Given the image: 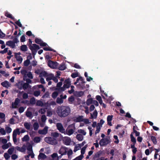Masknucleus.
Wrapping results in <instances>:
<instances>
[{
	"label": "nucleus",
	"instance_id": "19",
	"mask_svg": "<svg viewBox=\"0 0 160 160\" xmlns=\"http://www.w3.org/2000/svg\"><path fill=\"white\" fill-rule=\"evenodd\" d=\"M105 152L104 150L101 151L100 150L98 152H97L95 154V156L96 158H99L100 155L102 154H104Z\"/></svg>",
	"mask_w": 160,
	"mask_h": 160
},
{
	"label": "nucleus",
	"instance_id": "40",
	"mask_svg": "<svg viewBox=\"0 0 160 160\" xmlns=\"http://www.w3.org/2000/svg\"><path fill=\"white\" fill-rule=\"evenodd\" d=\"M58 95V93L57 92L55 91L52 93V96L53 98H55Z\"/></svg>",
	"mask_w": 160,
	"mask_h": 160
},
{
	"label": "nucleus",
	"instance_id": "5",
	"mask_svg": "<svg viewBox=\"0 0 160 160\" xmlns=\"http://www.w3.org/2000/svg\"><path fill=\"white\" fill-rule=\"evenodd\" d=\"M48 65L52 68H56L58 66V63L57 62H54L49 60L48 62Z\"/></svg>",
	"mask_w": 160,
	"mask_h": 160
},
{
	"label": "nucleus",
	"instance_id": "36",
	"mask_svg": "<svg viewBox=\"0 0 160 160\" xmlns=\"http://www.w3.org/2000/svg\"><path fill=\"white\" fill-rule=\"evenodd\" d=\"M151 139L152 142L154 144H156L157 143V141L156 138L155 137L152 136L151 137Z\"/></svg>",
	"mask_w": 160,
	"mask_h": 160
},
{
	"label": "nucleus",
	"instance_id": "61",
	"mask_svg": "<svg viewBox=\"0 0 160 160\" xmlns=\"http://www.w3.org/2000/svg\"><path fill=\"white\" fill-rule=\"evenodd\" d=\"M21 73L22 74L25 75L27 73V71L24 69H22L20 71Z\"/></svg>",
	"mask_w": 160,
	"mask_h": 160
},
{
	"label": "nucleus",
	"instance_id": "58",
	"mask_svg": "<svg viewBox=\"0 0 160 160\" xmlns=\"http://www.w3.org/2000/svg\"><path fill=\"white\" fill-rule=\"evenodd\" d=\"M47 118L45 115H43L41 117V120L42 122H45Z\"/></svg>",
	"mask_w": 160,
	"mask_h": 160
},
{
	"label": "nucleus",
	"instance_id": "12",
	"mask_svg": "<svg viewBox=\"0 0 160 160\" xmlns=\"http://www.w3.org/2000/svg\"><path fill=\"white\" fill-rule=\"evenodd\" d=\"M23 81H21L16 84V85L19 89H23Z\"/></svg>",
	"mask_w": 160,
	"mask_h": 160
},
{
	"label": "nucleus",
	"instance_id": "11",
	"mask_svg": "<svg viewBox=\"0 0 160 160\" xmlns=\"http://www.w3.org/2000/svg\"><path fill=\"white\" fill-rule=\"evenodd\" d=\"M6 45L7 46H8L9 47H11L12 48H15V45L14 43V42H13L12 41H7L6 43Z\"/></svg>",
	"mask_w": 160,
	"mask_h": 160
},
{
	"label": "nucleus",
	"instance_id": "27",
	"mask_svg": "<svg viewBox=\"0 0 160 160\" xmlns=\"http://www.w3.org/2000/svg\"><path fill=\"white\" fill-rule=\"evenodd\" d=\"M33 129L34 130L36 131L38 130L39 126L37 122H35L33 124Z\"/></svg>",
	"mask_w": 160,
	"mask_h": 160
},
{
	"label": "nucleus",
	"instance_id": "14",
	"mask_svg": "<svg viewBox=\"0 0 160 160\" xmlns=\"http://www.w3.org/2000/svg\"><path fill=\"white\" fill-rule=\"evenodd\" d=\"M20 100L18 98H16L14 103H12V107L13 108H15L19 103Z\"/></svg>",
	"mask_w": 160,
	"mask_h": 160
},
{
	"label": "nucleus",
	"instance_id": "13",
	"mask_svg": "<svg viewBox=\"0 0 160 160\" xmlns=\"http://www.w3.org/2000/svg\"><path fill=\"white\" fill-rule=\"evenodd\" d=\"M2 85L6 88H8L10 86V84L7 81H5L4 82L1 83Z\"/></svg>",
	"mask_w": 160,
	"mask_h": 160
},
{
	"label": "nucleus",
	"instance_id": "10",
	"mask_svg": "<svg viewBox=\"0 0 160 160\" xmlns=\"http://www.w3.org/2000/svg\"><path fill=\"white\" fill-rule=\"evenodd\" d=\"M29 48L30 50H37L40 49V47L38 45L36 44H33L32 45H30L29 46Z\"/></svg>",
	"mask_w": 160,
	"mask_h": 160
},
{
	"label": "nucleus",
	"instance_id": "47",
	"mask_svg": "<svg viewBox=\"0 0 160 160\" xmlns=\"http://www.w3.org/2000/svg\"><path fill=\"white\" fill-rule=\"evenodd\" d=\"M81 148L79 146L76 145L75 146L73 151L74 152H76L78 150H79Z\"/></svg>",
	"mask_w": 160,
	"mask_h": 160
},
{
	"label": "nucleus",
	"instance_id": "8",
	"mask_svg": "<svg viewBox=\"0 0 160 160\" xmlns=\"http://www.w3.org/2000/svg\"><path fill=\"white\" fill-rule=\"evenodd\" d=\"M68 148L64 146H62L59 151V154L62 155H65L67 153Z\"/></svg>",
	"mask_w": 160,
	"mask_h": 160
},
{
	"label": "nucleus",
	"instance_id": "64",
	"mask_svg": "<svg viewBox=\"0 0 160 160\" xmlns=\"http://www.w3.org/2000/svg\"><path fill=\"white\" fill-rule=\"evenodd\" d=\"M82 157V156H79L72 160H82L83 158Z\"/></svg>",
	"mask_w": 160,
	"mask_h": 160
},
{
	"label": "nucleus",
	"instance_id": "29",
	"mask_svg": "<svg viewBox=\"0 0 160 160\" xmlns=\"http://www.w3.org/2000/svg\"><path fill=\"white\" fill-rule=\"evenodd\" d=\"M29 137L28 135H25L24 137L22 138V141H27L29 140Z\"/></svg>",
	"mask_w": 160,
	"mask_h": 160
},
{
	"label": "nucleus",
	"instance_id": "16",
	"mask_svg": "<svg viewBox=\"0 0 160 160\" xmlns=\"http://www.w3.org/2000/svg\"><path fill=\"white\" fill-rule=\"evenodd\" d=\"M64 143L67 145H69L70 144L71 140L69 138H65L63 140Z\"/></svg>",
	"mask_w": 160,
	"mask_h": 160
},
{
	"label": "nucleus",
	"instance_id": "38",
	"mask_svg": "<svg viewBox=\"0 0 160 160\" xmlns=\"http://www.w3.org/2000/svg\"><path fill=\"white\" fill-rule=\"evenodd\" d=\"M63 100L61 98H60L58 97L56 100V102L58 103L61 104L63 102Z\"/></svg>",
	"mask_w": 160,
	"mask_h": 160
},
{
	"label": "nucleus",
	"instance_id": "54",
	"mask_svg": "<svg viewBox=\"0 0 160 160\" xmlns=\"http://www.w3.org/2000/svg\"><path fill=\"white\" fill-rule=\"evenodd\" d=\"M8 48H5L4 50L0 51V53L2 54H4L7 52L8 51Z\"/></svg>",
	"mask_w": 160,
	"mask_h": 160
},
{
	"label": "nucleus",
	"instance_id": "39",
	"mask_svg": "<svg viewBox=\"0 0 160 160\" xmlns=\"http://www.w3.org/2000/svg\"><path fill=\"white\" fill-rule=\"evenodd\" d=\"M133 133H135V135L136 136H139L140 135V132H138L136 130H135V127H133Z\"/></svg>",
	"mask_w": 160,
	"mask_h": 160
},
{
	"label": "nucleus",
	"instance_id": "50",
	"mask_svg": "<svg viewBox=\"0 0 160 160\" xmlns=\"http://www.w3.org/2000/svg\"><path fill=\"white\" fill-rule=\"evenodd\" d=\"M9 147L8 144H5L2 146V148L4 150L8 148Z\"/></svg>",
	"mask_w": 160,
	"mask_h": 160
},
{
	"label": "nucleus",
	"instance_id": "57",
	"mask_svg": "<svg viewBox=\"0 0 160 160\" xmlns=\"http://www.w3.org/2000/svg\"><path fill=\"white\" fill-rule=\"evenodd\" d=\"M113 115H108L107 117V121H111L113 118Z\"/></svg>",
	"mask_w": 160,
	"mask_h": 160
},
{
	"label": "nucleus",
	"instance_id": "63",
	"mask_svg": "<svg viewBox=\"0 0 160 160\" xmlns=\"http://www.w3.org/2000/svg\"><path fill=\"white\" fill-rule=\"evenodd\" d=\"M20 19L18 20L17 21L15 22V23L19 27H22V24H21V22H20Z\"/></svg>",
	"mask_w": 160,
	"mask_h": 160
},
{
	"label": "nucleus",
	"instance_id": "52",
	"mask_svg": "<svg viewBox=\"0 0 160 160\" xmlns=\"http://www.w3.org/2000/svg\"><path fill=\"white\" fill-rule=\"evenodd\" d=\"M0 133L3 135H5L6 133V131L3 128H1Z\"/></svg>",
	"mask_w": 160,
	"mask_h": 160
},
{
	"label": "nucleus",
	"instance_id": "3",
	"mask_svg": "<svg viewBox=\"0 0 160 160\" xmlns=\"http://www.w3.org/2000/svg\"><path fill=\"white\" fill-rule=\"evenodd\" d=\"M110 142V141L107 138H103L100 140L99 144L101 146H106Z\"/></svg>",
	"mask_w": 160,
	"mask_h": 160
},
{
	"label": "nucleus",
	"instance_id": "23",
	"mask_svg": "<svg viewBox=\"0 0 160 160\" xmlns=\"http://www.w3.org/2000/svg\"><path fill=\"white\" fill-rule=\"evenodd\" d=\"M47 46H48V47H44L43 48V49L44 50L46 51H53V52H56V51L55 50L51 48H50L48 46V44Z\"/></svg>",
	"mask_w": 160,
	"mask_h": 160
},
{
	"label": "nucleus",
	"instance_id": "41",
	"mask_svg": "<svg viewBox=\"0 0 160 160\" xmlns=\"http://www.w3.org/2000/svg\"><path fill=\"white\" fill-rule=\"evenodd\" d=\"M30 103L32 104H34L36 102L35 99L34 97L32 98L30 100Z\"/></svg>",
	"mask_w": 160,
	"mask_h": 160
},
{
	"label": "nucleus",
	"instance_id": "20",
	"mask_svg": "<svg viewBox=\"0 0 160 160\" xmlns=\"http://www.w3.org/2000/svg\"><path fill=\"white\" fill-rule=\"evenodd\" d=\"M47 156L44 154L42 153H40L38 156V159L39 160L41 159H45L46 158Z\"/></svg>",
	"mask_w": 160,
	"mask_h": 160
},
{
	"label": "nucleus",
	"instance_id": "15",
	"mask_svg": "<svg viewBox=\"0 0 160 160\" xmlns=\"http://www.w3.org/2000/svg\"><path fill=\"white\" fill-rule=\"evenodd\" d=\"M74 132V131L72 129H70L68 130V129H66L65 134H66L69 136H70Z\"/></svg>",
	"mask_w": 160,
	"mask_h": 160
},
{
	"label": "nucleus",
	"instance_id": "28",
	"mask_svg": "<svg viewBox=\"0 0 160 160\" xmlns=\"http://www.w3.org/2000/svg\"><path fill=\"white\" fill-rule=\"evenodd\" d=\"M30 87H31L30 85L28 83H24V82H23V89L24 90H26L28 88Z\"/></svg>",
	"mask_w": 160,
	"mask_h": 160
},
{
	"label": "nucleus",
	"instance_id": "1",
	"mask_svg": "<svg viewBox=\"0 0 160 160\" xmlns=\"http://www.w3.org/2000/svg\"><path fill=\"white\" fill-rule=\"evenodd\" d=\"M56 112L59 117L65 118L69 115L71 109L68 106H61L57 108Z\"/></svg>",
	"mask_w": 160,
	"mask_h": 160
},
{
	"label": "nucleus",
	"instance_id": "24",
	"mask_svg": "<svg viewBox=\"0 0 160 160\" xmlns=\"http://www.w3.org/2000/svg\"><path fill=\"white\" fill-rule=\"evenodd\" d=\"M20 50L22 51L26 52L28 50V48L26 45H23L21 46Z\"/></svg>",
	"mask_w": 160,
	"mask_h": 160
},
{
	"label": "nucleus",
	"instance_id": "6",
	"mask_svg": "<svg viewBox=\"0 0 160 160\" xmlns=\"http://www.w3.org/2000/svg\"><path fill=\"white\" fill-rule=\"evenodd\" d=\"M35 42L36 43L39 44L42 47L46 46L47 45V44L46 43L43 42L41 39L38 38H35Z\"/></svg>",
	"mask_w": 160,
	"mask_h": 160
},
{
	"label": "nucleus",
	"instance_id": "33",
	"mask_svg": "<svg viewBox=\"0 0 160 160\" xmlns=\"http://www.w3.org/2000/svg\"><path fill=\"white\" fill-rule=\"evenodd\" d=\"M30 63V61L28 59H27L25 61L23 62V65L24 66L27 67Z\"/></svg>",
	"mask_w": 160,
	"mask_h": 160
},
{
	"label": "nucleus",
	"instance_id": "35",
	"mask_svg": "<svg viewBox=\"0 0 160 160\" xmlns=\"http://www.w3.org/2000/svg\"><path fill=\"white\" fill-rule=\"evenodd\" d=\"M41 140V138L39 137H36L34 138L33 139L34 142L36 143L39 142Z\"/></svg>",
	"mask_w": 160,
	"mask_h": 160
},
{
	"label": "nucleus",
	"instance_id": "22",
	"mask_svg": "<svg viewBox=\"0 0 160 160\" xmlns=\"http://www.w3.org/2000/svg\"><path fill=\"white\" fill-rule=\"evenodd\" d=\"M98 115V112L96 110H95L94 111L92 114L91 113V118L92 119L93 118H97Z\"/></svg>",
	"mask_w": 160,
	"mask_h": 160
},
{
	"label": "nucleus",
	"instance_id": "25",
	"mask_svg": "<svg viewBox=\"0 0 160 160\" xmlns=\"http://www.w3.org/2000/svg\"><path fill=\"white\" fill-rule=\"evenodd\" d=\"M76 138L78 141H82L83 139V137L82 134H78L76 136Z\"/></svg>",
	"mask_w": 160,
	"mask_h": 160
},
{
	"label": "nucleus",
	"instance_id": "44",
	"mask_svg": "<svg viewBox=\"0 0 160 160\" xmlns=\"http://www.w3.org/2000/svg\"><path fill=\"white\" fill-rule=\"evenodd\" d=\"M79 74L78 72L72 73L71 76L72 78H75L78 77Z\"/></svg>",
	"mask_w": 160,
	"mask_h": 160
},
{
	"label": "nucleus",
	"instance_id": "17",
	"mask_svg": "<svg viewBox=\"0 0 160 160\" xmlns=\"http://www.w3.org/2000/svg\"><path fill=\"white\" fill-rule=\"evenodd\" d=\"M83 116L82 115L79 116L74 120V122H80L83 121Z\"/></svg>",
	"mask_w": 160,
	"mask_h": 160
},
{
	"label": "nucleus",
	"instance_id": "53",
	"mask_svg": "<svg viewBox=\"0 0 160 160\" xmlns=\"http://www.w3.org/2000/svg\"><path fill=\"white\" fill-rule=\"evenodd\" d=\"M4 156L6 160H8L10 157V156L7 153H4Z\"/></svg>",
	"mask_w": 160,
	"mask_h": 160
},
{
	"label": "nucleus",
	"instance_id": "31",
	"mask_svg": "<svg viewBox=\"0 0 160 160\" xmlns=\"http://www.w3.org/2000/svg\"><path fill=\"white\" fill-rule=\"evenodd\" d=\"M26 115L27 117L31 118L32 117V113L30 111H27L26 113Z\"/></svg>",
	"mask_w": 160,
	"mask_h": 160
},
{
	"label": "nucleus",
	"instance_id": "49",
	"mask_svg": "<svg viewBox=\"0 0 160 160\" xmlns=\"http://www.w3.org/2000/svg\"><path fill=\"white\" fill-rule=\"evenodd\" d=\"M48 74L47 73L46 71H44L43 72L41 73L40 76L46 77L48 76Z\"/></svg>",
	"mask_w": 160,
	"mask_h": 160
},
{
	"label": "nucleus",
	"instance_id": "26",
	"mask_svg": "<svg viewBox=\"0 0 160 160\" xmlns=\"http://www.w3.org/2000/svg\"><path fill=\"white\" fill-rule=\"evenodd\" d=\"M24 125L25 128L27 130L30 129L31 124L30 123L26 122L24 123Z\"/></svg>",
	"mask_w": 160,
	"mask_h": 160
},
{
	"label": "nucleus",
	"instance_id": "42",
	"mask_svg": "<svg viewBox=\"0 0 160 160\" xmlns=\"http://www.w3.org/2000/svg\"><path fill=\"white\" fill-rule=\"evenodd\" d=\"M0 73L2 74L6 77H7L9 76V74L6 73V72L4 71L3 70H0Z\"/></svg>",
	"mask_w": 160,
	"mask_h": 160
},
{
	"label": "nucleus",
	"instance_id": "43",
	"mask_svg": "<svg viewBox=\"0 0 160 160\" xmlns=\"http://www.w3.org/2000/svg\"><path fill=\"white\" fill-rule=\"evenodd\" d=\"M71 81L70 80V78H68V79H66L64 82V83L68 84L70 85V86L71 85Z\"/></svg>",
	"mask_w": 160,
	"mask_h": 160
},
{
	"label": "nucleus",
	"instance_id": "30",
	"mask_svg": "<svg viewBox=\"0 0 160 160\" xmlns=\"http://www.w3.org/2000/svg\"><path fill=\"white\" fill-rule=\"evenodd\" d=\"M133 132H132L130 135L131 141L132 143H136V138L133 137L132 135Z\"/></svg>",
	"mask_w": 160,
	"mask_h": 160
},
{
	"label": "nucleus",
	"instance_id": "37",
	"mask_svg": "<svg viewBox=\"0 0 160 160\" xmlns=\"http://www.w3.org/2000/svg\"><path fill=\"white\" fill-rule=\"evenodd\" d=\"M93 100L92 98H88L87 99L86 103L88 105H89L92 103Z\"/></svg>",
	"mask_w": 160,
	"mask_h": 160
},
{
	"label": "nucleus",
	"instance_id": "21",
	"mask_svg": "<svg viewBox=\"0 0 160 160\" xmlns=\"http://www.w3.org/2000/svg\"><path fill=\"white\" fill-rule=\"evenodd\" d=\"M15 58L19 62L18 63L20 64L21 63L22 61V58L21 56H17L16 55H15Z\"/></svg>",
	"mask_w": 160,
	"mask_h": 160
},
{
	"label": "nucleus",
	"instance_id": "18",
	"mask_svg": "<svg viewBox=\"0 0 160 160\" xmlns=\"http://www.w3.org/2000/svg\"><path fill=\"white\" fill-rule=\"evenodd\" d=\"M66 67L64 63H62L58 67V68L60 70H63L66 69Z\"/></svg>",
	"mask_w": 160,
	"mask_h": 160
},
{
	"label": "nucleus",
	"instance_id": "59",
	"mask_svg": "<svg viewBox=\"0 0 160 160\" xmlns=\"http://www.w3.org/2000/svg\"><path fill=\"white\" fill-rule=\"evenodd\" d=\"M26 34L28 36H33L34 37V35L32 34V32L30 31H27L26 33Z\"/></svg>",
	"mask_w": 160,
	"mask_h": 160
},
{
	"label": "nucleus",
	"instance_id": "60",
	"mask_svg": "<svg viewBox=\"0 0 160 160\" xmlns=\"http://www.w3.org/2000/svg\"><path fill=\"white\" fill-rule=\"evenodd\" d=\"M24 108L22 107H20L18 109L19 112L20 113H21L23 112L24 111Z\"/></svg>",
	"mask_w": 160,
	"mask_h": 160
},
{
	"label": "nucleus",
	"instance_id": "46",
	"mask_svg": "<svg viewBox=\"0 0 160 160\" xmlns=\"http://www.w3.org/2000/svg\"><path fill=\"white\" fill-rule=\"evenodd\" d=\"M14 149L13 148H10L8 149V152L9 154L11 155L12 153L14 151Z\"/></svg>",
	"mask_w": 160,
	"mask_h": 160
},
{
	"label": "nucleus",
	"instance_id": "9",
	"mask_svg": "<svg viewBox=\"0 0 160 160\" xmlns=\"http://www.w3.org/2000/svg\"><path fill=\"white\" fill-rule=\"evenodd\" d=\"M48 127L47 126H45L44 128L42 130H39L38 131V132L39 134L45 135L48 132Z\"/></svg>",
	"mask_w": 160,
	"mask_h": 160
},
{
	"label": "nucleus",
	"instance_id": "4",
	"mask_svg": "<svg viewBox=\"0 0 160 160\" xmlns=\"http://www.w3.org/2000/svg\"><path fill=\"white\" fill-rule=\"evenodd\" d=\"M20 134V130L18 128L16 129L13 131L12 133V139L14 143L17 142V135H19Z\"/></svg>",
	"mask_w": 160,
	"mask_h": 160
},
{
	"label": "nucleus",
	"instance_id": "48",
	"mask_svg": "<svg viewBox=\"0 0 160 160\" xmlns=\"http://www.w3.org/2000/svg\"><path fill=\"white\" fill-rule=\"evenodd\" d=\"M83 92L82 91L78 92L77 93V96L79 97L82 96V95H83Z\"/></svg>",
	"mask_w": 160,
	"mask_h": 160
},
{
	"label": "nucleus",
	"instance_id": "62",
	"mask_svg": "<svg viewBox=\"0 0 160 160\" xmlns=\"http://www.w3.org/2000/svg\"><path fill=\"white\" fill-rule=\"evenodd\" d=\"M27 76L30 79H32L33 78L31 72H29L27 74Z\"/></svg>",
	"mask_w": 160,
	"mask_h": 160
},
{
	"label": "nucleus",
	"instance_id": "56",
	"mask_svg": "<svg viewBox=\"0 0 160 160\" xmlns=\"http://www.w3.org/2000/svg\"><path fill=\"white\" fill-rule=\"evenodd\" d=\"M52 135L53 137L57 138L59 136V134L58 132H54L52 134Z\"/></svg>",
	"mask_w": 160,
	"mask_h": 160
},
{
	"label": "nucleus",
	"instance_id": "55",
	"mask_svg": "<svg viewBox=\"0 0 160 160\" xmlns=\"http://www.w3.org/2000/svg\"><path fill=\"white\" fill-rule=\"evenodd\" d=\"M12 42H14V43L15 44V43H17L19 42V41L18 39V36H16L13 38Z\"/></svg>",
	"mask_w": 160,
	"mask_h": 160
},
{
	"label": "nucleus",
	"instance_id": "7",
	"mask_svg": "<svg viewBox=\"0 0 160 160\" xmlns=\"http://www.w3.org/2000/svg\"><path fill=\"white\" fill-rule=\"evenodd\" d=\"M57 129L62 133H65V131L62 124L61 123H58L56 124Z\"/></svg>",
	"mask_w": 160,
	"mask_h": 160
},
{
	"label": "nucleus",
	"instance_id": "51",
	"mask_svg": "<svg viewBox=\"0 0 160 160\" xmlns=\"http://www.w3.org/2000/svg\"><path fill=\"white\" fill-rule=\"evenodd\" d=\"M6 130L7 133H10L12 131V129L11 128L7 127H6Z\"/></svg>",
	"mask_w": 160,
	"mask_h": 160
},
{
	"label": "nucleus",
	"instance_id": "34",
	"mask_svg": "<svg viewBox=\"0 0 160 160\" xmlns=\"http://www.w3.org/2000/svg\"><path fill=\"white\" fill-rule=\"evenodd\" d=\"M53 75V74H50L48 75V77H47L46 79V81L47 82H48L51 80H52Z\"/></svg>",
	"mask_w": 160,
	"mask_h": 160
},
{
	"label": "nucleus",
	"instance_id": "2",
	"mask_svg": "<svg viewBox=\"0 0 160 160\" xmlns=\"http://www.w3.org/2000/svg\"><path fill=\"white\" fill-rule=\"evenodd\" d=\"M44 140L47 143L52 145H55L58 144L57 140L53 137H46L44 138Z\"/></svg>",
	"mask_w": 160,
	"mask_h": 160
},
{
	"label": "nucleus",
	"instance_id": "32",
	"mask_svg": "<svg viewBox=\"0 0 160 160\" xmlns=\"http://www.w3.org/2000/svg\"><path fill=\"white\" fill-rule=\"evenodd\" d=\"M18 117V116H13L12 118H11L9 121V123L11 124H15L14 123V119L13 118H16Z\"/></svg>",
	"mask_w": 160,
	"mask_h": 160
},
{
	"label": "nucleus",
	"instance_id": "45",
	"mask_svg": "<svg viewBox=\"0 0 160 160\" xmlns=\"http://www.w3.org/2000/svg\"><path fill=\"white\" fill-rule=\"evenodd\" d=\"M40 94V92L39 91H35L34 92L33 95L35 97H38Z\"/></svg>",
	"mask_w": 160,
	"mask_h": 160
}]
</instances>
